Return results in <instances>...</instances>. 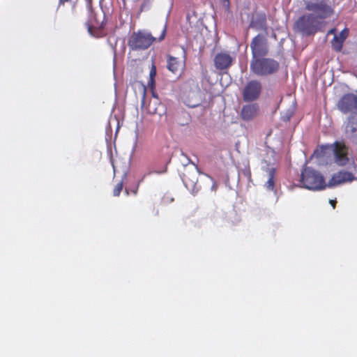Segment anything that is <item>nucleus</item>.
Wrapping results in <instances>:
<instances>
[{"instance_id":"1","label":"nucleus","mask_w":357,"mask_h":357,"mask_svg":"<svg viewBox=\"0 0 357 357\" xmlns=\"http://www.w3.org/2000/svg\"><path fill=\"white\" fill-rule=\"evenodd\" d=\"M167 26L165 24L158 38L153 37L151 33L145 31L134 32L128 40V46L132 50H144L148 49L155 41L160 42L165 38Z\"/></svg>"},{"instance_id":"2","label":"nucleus","mask_w":357,"mask_h":357,"mask_svg":"<svg viewBox=\"0 0 357 357\" xmlns=\"http://www.w3.org/2000/svg\"><path fill=\"white\" fill-rule=\"evenodd\" d=\"M300 182L303 188L311 190H320L326 187L323 175L310 167H305L302 169Z\"/></svg>"},{"instance_id":"3","label":"nucleus","mask_w":357,"mask_h":357,"mask_svg":"<svg viewBox=\"0 0 357 357\" xmlns=\"http://www.w3.org/2000/svg\"><path fill=\"white\" fill-rule=\"evenodd\" d=\"M280 68V63L271 58L260 57L252 59L250 62L251 71L258 76H269L276 73Z\"/></svg>"},{"instance_id":"4","label":"nucleus","mask_w":357,"mask_h":357,"mask_svg":"<svg viewBox=\"0 0 357 357\" xmlns=\"http://www.w3.org/2000/svg\"><path fill=\"white\" fill-rule=\"evenodd\" d=\"M320 22L316 20L312 13L301 16L294 23V29L305 36L315 34L319 29Z\"/></svg>"},{"instance_id":"5","label":"nucleus","mask_w":357,"mask_h":357,"mask_svg":"<svg viewBox=\"0 0 357 357\" xmlns=\"http://www.w3.org/2000/svg\"><path fill=\"white\" fill-rule=\"evenodd\" d=\"M305 9L318 19L324 20L331 17L333 13V9L325 0H312L305 3Z\"/></svg>"},{"instance_id":"6","label":"nucleus","mask_w":357,"mask_h":357,"mask_svg":"<svg viewBox=\"0 0 357 357\" xmlns=\"http://www.w3.org/2000/svg\"><path fill=\"white\" fill-rule=\"evenodd\" d=\"M252 58L258 59L266 56L268 53V46L266 38L261 34L254 37L250 43Z\"/></svg>"},{"instance_id":"7","label":"nucleus","mask_w":357,"mask_h":357,"mask_svg":"<svg viewBox=\"0 0 357 357\" xmlns=\"http://www.w3.org/2000/svg\"><path fill=\"white\" fill-rule=\"evenodd\" d=\"M262 91L261 83L256 79L249 81L245 86L243 92V99L245 102L257 100Z\"/></svg>"},{"instance_id":"8","label":"nucleus","mask_w":357,"mask_h":357,"mask_svg":"<svg viewBox=\"0 0 357 357\" xmlns=\"http://www.w3.org/2000/svg\"><path fill=\"white\" fill-rule=\"evenodd\" d=\"M331 146L335 162L339 166H345L349 162L348 156L349 148L344 142L336 141Z\"/></svg>"},{"instance_id":"9","label":"nucleus","mask_w":357,"mask_h":357,"mask_svg":"<svg viewBox=\"0 0 357 357\" xmlns=\"http://www.w3.org/2000/svg\"><path fill=\"white\" fill-rule=\"evenodd\" d=\"M337 109L344 114L357 110V95L348 93L343 95L337 103Z\"/></svg>"},{"instance_id":"10","label":"nucleus","mask_w":357,"mask_h":357,"mask_svg":"<svg viewBox=\"0 0 357 357\" xmlns=\"http://www.w3.org/2000/svg\"><path fill=\"white\" fill-rule=\"evenodd\" d=\"M234 60V58L228 52H220L216 54L213 59L215 68L218 70L229 69Z\"/></svg>"},{"instance_id":"11","label":"nucleus","mask_w":357,"mask_h":357,"mask_svg":"<svg viewBox=\"0 0 357 357\" xmlns=\"http://www.w3.org/2000/svg\"><path fill=\"white\" fill-rule=\"evenodd\" d=\"M259 107L257 103H251L243 106L240 116L245 121H250L259 114Z\"/></svg>"},{"instance_id":"12","label":"nucleus","mask_w":357,"mask_h":357,"mask_svg":"<svg viewBox=\"0 0 357 357\" xmlns=\"http://www.w3.org/2000/svg\"><path fill=\"white\" fill-rule=\"evenodd\" d=\"M355 177L351 172L347 171H340L333 174L332 178L328 181V186H335L340 185L347 182H351L354 180Z\"/></svg>"},{"instance_id":"13","label":"nucleus","mask_w":357,"mask_h":357,"mask_svg":"<svg viewBox=\"0 0 357 357\" xmlns=\"http://www.w3.org/2000/svg\"><path fill=\"white\" fill-rule=\"evenodd\" d=\"M107 24L105 15H102V20L100 22H96V24L86 23L88 31L90 35L96 37L102 38L106 36L107 33L105 31V27Z\"/></svg>"},{"instance_id":"14","label":"nucleus","mask_w":357,"mask_h":357,"mask_svg":"<svg viewBox=\"0 0 357 357\" xmlns=\"http://www.w3.org/2000/svg\"><path fill=\"white\" fill-rule=\"evenodd\" d=\"M249 26L256 30L266 29V15L264 13H257L253 15Z\"/></svg>"},{"instance_id":"15","label":"nucleus","mask_w":357,"mask_h":357,"mask_svg":"<svg viewBox=\"0 0 357 357\" xmlns=\"http://www.w3.org/2000/svg\"><path fill=\"white\" fill-rule=\"evenodd\" d=\"M266 172L268 174V181L264 183V186L268 191H274L276 170L273 167H268L266 168Z\"/></svg>"},{"instance_id":"16","label":"nucleus","mask_w":357,"mask_h":357,"mask_svg":"<svg viewBox=\"0 0 357 357\" xmlns=\"http://www.w3.org/2000/svg\"><path fill=\"white\" fill-rule=\"evenodd\" d=\"M167 68L169 71L176 74L179 71V70L181 69L182 64L178 58L168 55L167 60Z\"/></svg>"},{"instance_id":"17","label":"nucleus","mask_w":357,"mask_h":357,"mask_svg":"<svg viewBox=\"0 0 357 357\" xmlns=\"http://www.w3.org/2000/svg\"><path fill=\"white\" fill-rule=\"evenodd\" d=\"M357 131V128L356 127V123L354 122V119L353 117H350L348 119V122L346 125L345 132L347 135H349L350 137H353L355 132Z\"/></svg>"},{"instance_id":"18","label":"nucleus","mask_w":357,"mask_h":357,"mask_svg":"<svg viewBox=\"0 0 357 357\" xmlns=\"http://www.w3.org/2000/svg\"><path fill=\"white\" fill-rule=\"evenodd\" d=\"M344 42L337 35H335L331 40V46L335 52H339L342 50Z\"/></svg>"},{"instance_id":"19","label":"nucleus","mask_w":357,"mask_h":357,"mask_svg":"<svg viewBox=\"0 0 357 357\" xmlns=\"http://www.w3.org/2000/svg\"><path fill=\"white\" fill-rule=\"evenodd\" d=\"M123 189V182H119L114 187L113 190L114 196H119Z\"/></svg>"},{"instance_id":"20","label":"nucleus","mask_w":357,"mask_h":357,"mask_svg":"<svg viewBox=\"0 0 357 357\" xmlns=\"http://www.w3.org/2000/svg\"><path fill=\"white\" fill-rule=\"evenodd\" d=\"M349 29L347 28H344L340 33V35L337 36L342 40L344 41L349 36Z\"/></svg>"},{"instance_id":"21","label":"nucleus","mask_w":357,"mask_h":357,"mask_svg":"<svg viewBox=\"0 0 357 357\" xmlns=\"http://www.w3.org/2000/svg\"><path fill=\"white\" fill-rule=\"evenodd\" d=\"M77 0H59V8L61 6V5H64L66 3H70L73 5V6H75V2L77 1Z\"/></svg>"},{"instance_id":"22","label":"nucleus","mask_w":357,"mask_h":357,"mask_svg":"<svg viewBox=\"0 0 357 357\" xmlns=\"http://www.w3.org/2000/svg\"><path fill=\"white\" fill-rule=\"evenodd\" d=\"M155 75H156V68H155V66L154 65H153L151 70L150 71V79H151V82L153 81V79H154Z\"/></svg>"},{"instance_id":"23","label":"nucleus","mask_w":357,"mask_h":357,"mask_svg":"<svg viewBox=\"0 0 357 357\" xmlns=\"http://www.w3.org/2000/svg\"><path fill=\"white\" fill-rule=\"evenodd\" d=\"M145 101H146V88L144 87L143 88V97H142V106L144 105Z\"/></svg>"},{"instance_id":"24","label":"nucleus","mask_w":357,"mask_h":357,"mask_svg":"<svg viewBox=\"0 0 357 357\" xmlns=\"http://www.w3.org/2000/svg\"><path fill=\"white\" fill-rule=\"evenodd\" d=\"M218 188V185L216 182L213 181V185L211 186V190L213 191H216Z\"/></svg>"},{"instance_id":"25","label":"nucleus","mask_w":357,"mask_h":357,"mask_svg":"<svg viewBox=\"0 0 357 357\" xmlns=\"http://www.w3.org/2000/svg\"><path fill=\"white\" fill-rule=\"evenodd\" d=\"M336 29L335 28H332L331 29L328 31V35H330V34H334V35H336L335 33H336Z\"/></svg>"},{"instance_id":"26","label":"nucleus","mask_w":357,"mask_h":357,"mask_svg":"<svg viewBox=\"0 0 357 357\" xmlns=\"http://www.w3.org/2000/svg\"><path fill=\"white\" fill-rule=\"evenodd\" d=\"M138 187H139V184H137V186L134 189L130 190L131 192H132L134 195H137V191H138Z\"/></svg>"},{"instance_id":"27","label":"nucleus","mask_w":357,"mask_h":357,"mask_svg":"<svg viewBox=\"0 0 357 357\" xmlns=\"http://www.w3.org/2000/svg\"><path fill=\"white\" fill-rule=\"evenodd\" d=\"M330 204L332 205V206L333 207V208H335V204H336V201H335V200H330Z\"/></svg>"},{"instance_id":"28","label":"nucleus","mask_w":357,"mask_h":357,"mask_svg":"<svg viewBox=\"0 0 357 357\" xmlns=\"http://www.w3.org/2000/svg\"><path fill=\"white\" fill-rule=\"evenodd\" d=\"M188 105H189L191 107H195L197 104L190 105V103H187Z\"/></svg>"},{"instance_id":"29","label":"nucleus","mask_w":357,"mask_h":357,"mask_svg":"<svg viewBox=\"0 0 357 357\" xmlns=\"http://www.w3.org/2000/svg\"><path fill=\"white\" fill-rule=\"evenodd\" d=\"M196 167V169L197 170V172H199V174H202V172L199 170V169L198 168V166L197 165H195Z\"/></svg>"},{"instance_id":"30","label":"nucleus","mask_w":357,"mask_h":357,"mask_svg":"<svg viewBox=\"0 0 357 357\" xmlns=\"http://www.w3.org/2000/svg\"><path fill=\"white\" fill-rule=\"evenodd\" d=\"M205 175H206V176H208L209 178H211V179L213 181V178H212L211 176H208V174H205Z\"/></svg>"},{"instance_id":"31","label":"nucleus","mask_w":357,"mask_h":357,"mask_svg":"<svg viewBox=\"0 0 357 357\" xmlns=\"http://www.w3.org/2000/svg\"><path fill=\"white\" fill-rule=\"evenodd\" d=\"M126 192L127 195L129 194V192H128V190L127 189H126Z\"/></svg>"},{"instance_id":"32","label":"nucleus","mask_w":357,"mask_h":357,"mask_svg":"<svg viewBox=\"0 0 357 357\" xmlns=\"http://www.w3.org/2000/svg\"><path fill=\"white\" fill-rule=\"evenodd\" d=\"M317 153H318V150L314 151V154H317Z\"/></svg>"},{"instance_id":"33","label":"nucleus","mask_w":357,"mask_h":357,"mask_svg":"<svg viewBox=\"0 0 357 357\" xmlns=\"http://www.w3.org/2000/svg\"><path fill=\"white\" fill-rule=\"evenodd\" d=\"M183 54L185 55V50H184V49H183Z\"/></svg>"}]
</instances>
